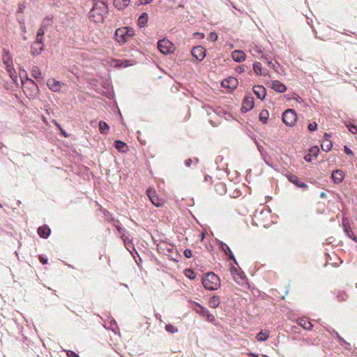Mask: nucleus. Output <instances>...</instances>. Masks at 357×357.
<instances>
[{
  "label": "nucleus",
  "mask_w": 357,
  "mask_h": 357,
  "mask_svg": "<svg viewBox=\"0 0 357 357\" xmlns=\"http://www.w3.org/2000/svg\"><path fill=\"white\" fill-rule=\"evenodd\" d=\"M191 162H192V160L191 159H188V160H185V165L187 167H189L191 165Z\"/></svg>",
  "instance_id": "052dcab7"
},
{
  "label": "nucleus",
  "mask_w": 357,
  "mask_h": 357,
  "mask_svg": "<svg viewBox=\"0 0 357 357\" xmlns=\"http://www.w3.org/2000/svg\"><path fill=\"white\" fill-rule=\"evenodd\" d=\"M146 195L149 197L151 203L156 207H161L164 205L165 201L162 199H160L158 196L156 195L155 191L153 190V189H147Z\"/></svg>",
  "instance_id": "423d86ee"
},
{
  "label": "nucleus",
  "mask_w": 357,
  "mask_h": 357,
  "mask_svg": "<svg viewBox=\"0 0 357 357\" xmlns=\"http://www.w3.org/2000/svg\"><path fill=\"white\" fill-rule=\"evenodd\" d=\"M208 304L211 307L216 308L220 304V299L218 296H213L210 298Z\"/></svg>",
  "instance_id": "5701e85b"
},
{
  "label": "nucleus",
  "mask_w": 357,
  "mask_h": 357,
  "mask_svg": "<svg viewBox=\"0 0 357 357\" xmlns=\"http://www.w3.org/2000/svg\"><path fill=\"white\" fill-rule=\"evenodd\" d=\"M67 356L68 357H79L77 354H75L74 351H67Z\"/></svg>",
  "instance_id": "8fccbe9b"
},
{
  "label": "nucleus",
  "mask_w": 357,
  "mask_h": 357,
  "mask_svg": "<svg viewBox=\"0 0 357 357\" xmlns=\"http://www.w3.org/2000/svg\"><path fill=\"white\" fill-rule=\"evenodd\" d=\"M197 34L199 35L201 38H204V34L202 33H197Z\"/></svg>",
  "instance_id": "69168bd1"
},
{
  "label": "nucleus",
  "mask_w": 357,
  "mask_h": 357,
  "mask_svg": "<svg viewBox=\"0 0 357 357\" xmlns=\"http://www.w3.org/2000/svg\"><path fill=\"white\" fill-rule=\"evenodd\" d=\"M332 178L335 183H340L344 179V174L342 170H335L332 173Z\"/></svg>",
  "instance_id": "a211bd4d"
},
{
  "label": "nucleus",
  "mask_w": 357,
  "mask_h": 357,
  "mask_svg": "<svg viewBox=\"0 0 357 357\" xmlns=\"http://www.w3.org/2000/svg\"><path fill=\"white\" fill-rule=\"evenodd\" d=\"M7 71L8 72L11 79L14 82V83L17 84V74L16 70L13 68V66L11 67L6 68Z\"/></svg>",
  "instance_id": "cd10ccee"
},
{
  "label": "nucleus",
  "mask_w": 357,
  "mask_h": 357,
  "mask_svg": "<svg viewBox=\"0 0 357 357\" xmlns=\"http://www.w3.org/2000/svg\"><path fill=\"white\" fill-rule=\"evenodd\" d=\"M183 254L187 258H190L192 257V251L189 249L185 250Z\"/></svg>",
  "instance_id": "de8ad7c7"
},
{
  "label": "nucleus",
  "mask_w": 357,
  "mask_h": 357,
  "mask_svg": "<svg viewBox=\"0 0 357 357\" xmlns=\"http://www.w3.org/2000/svg\"><path fill=\"white\" fill-rule=\"evenodd\" d=\"M321 197H326V193L325 192H321Z\"/></svg>",
  "instance_id": "338daca9"
},
{
  "label": "nucleus",
  "mask_w": 357,
  "mask_h": 357,
  "mask_svg": "<svg viewBox=\"0 0 357 357\" xmlns=\"http://www.w3.org/2000/svg\"><path fill=\"white\" fill-rule=\"evenodd\" d=\"M194 303L195 305H197L200 308V310H196V312L197 313H199L200 315H202V317H204L208 312H209L208 309H206L205 307H204L203 305H200L199 303H195V302H194Z\"/></svg>",
  "instance_id": "473e14b6"
},
{
  "label": "nucleus",
  "mask_w": 357,
  "mask_h": 357,
  "mask_svg": "<svg viewBox=\"0 0 357 357\" xmlns=\"http://www.w3.org/2000/svg\"><path fill=\"white\" fill-rule=\"evenodd\" d=\"M109 126H108V124L103 121H100L99 122V131L100 133L102 134H107V132L109 131Z\"/></svg>",
  "instance_id": "bb28decb"
},
{
  "label": "nucleus",
  "mask_w": 357,
  "mask_h": 357,
  "mask_svg": "<svg viewBox=\"0 0 357 357\" xmlns=\"http://www.w3.org/2000/svg\"><path fill=\"white\" fill-rule=\"evenodd\" d=\"M268 116H269V113H268V110H266V109L261 110L259 115L260 121L264 123H267Z\"/></svg>",
  "instance_id": "c756f323"
},
{
  "label": "nucleus",
  "mask_w": 357,
  "mask_h": 357,
  "mask_svg": "<svg viewBox=\"0 0 357 357\" xmlns=\"http://www.w3.org/2000/svg\"><path fill=\"white\" fill-rule=\"evenodd\" d=\"M269 337L268 331H261L257 335V339L258 341L263 342L266 341Z\"/></svg>",
  "instance_id": "b1692460"
},
{
  "label": "nucleus",
  "mask_w": 357,
  "mask_h": 357,
  "mask_svg": "<svg viewBox=\"0 0 357 357\" xmlns=\"http://www.w3.org/2000/svg\"><path fill=\"white\" fill-rule=\"evenodd\" d=\"M237 70H238V72H239V73H242V72L244 70V68H243L242 66H239V67L237 68Z\"/></svg>",
  "instance_id": "e2e57ef3"
},
{
  "label": "nucleus",
  "mask_w": 357,
  "mask_h": 357,
  "mask_svg": "<svg viewBox=\"0 0 357 357\" xmlns=\"http://www.w3.org/2000/svg\"><path fill=\"white\" fill-rule=\"evenodd\" d=\"M289 180L291 183H293L296 184V185L297 186H298V187L305 188V187L307 186V185H306V184H305V183H300V181H299V180H298V177H296V176H289Z\"/></svg>",
  "instance_id": "7c9ffc66"
},
{
  "label": "nucleus",
  "mask_w": 357,
  "mask_h": 357,
  "mask_svg": "<svg viewBox=\"0 0 357 357\" xmlns=\"http://www.w3.org/2000/svg\"><path fill=\"white\" fill-rule=\"evenodd\" d=\"M153 0H141L142 4H148L152 2Z\"/></svg>",
  "instance_id": "bf43d9fd"
},
{
  "label": "nucleus",
  "mask_w": 357,
  "mask_h": 357,
  "mask_svg": "<svg viewBox=\"0 0 357 357\" xmlns=\"http://www.w3.org/2000/svg\"><path fill=\"white\" fill-rule=\"evenodd\" d=\"M253 70H254V72L256 74H257L259 75H262V70H261V63H259V62H255L253 64Z\"/></svg>",
  "instance_id": "72a5a7b5"
},
{
  "label": "nucleus",
  "mask_w": 357,
  "mask_h": 357,
  "mask_svg": "<svg viewBox=\"0 0 357 357\" xmlns=\"http://www.w3.org/2000/svg\"><path fill=\"white\" fill-rule=\"evenodd\" d=\"M250 52L253 56H258L261 55L262 58H264L266 60H268L267 55H264L263 54L262 50L260 46L256 45L252 46V47L250 50Z\"/></svg>",
  "instance_id": "2eb2a0df"
},
{
  "label": "nucleus",
  "mask_w": 357,
  "mask_h": 357,
  "mask_svg": "<svg viewBox=\"0 0 357 357\" xmlns=\"http://www.w3.org/2000/svg\"><path fill=\"white\" fill-rule=\"evenodd\" d=\"M297 323L299 326L303 327L304 329L310 331L312 330L313 325L311 322L305 318H300L297 320Z\"/></svg>",
  "instance_id": "f3484780"
},
{
  "label": "nucleus",
  "mask_w": 357,
  "mask_h": 357,
  "mask_svg": "<svg viewBox=\"0 0 357 357\" xmlns=\"http://www.w3.org/2000/svg\"><path fill=\"white\" fill-rule=\"evenodd\" d=\"M24 75L26 76V72L24 70H22L21 73H20V76L21 77V82H22V84L24 83L23 79H22Z\"/></svg>",
  "instance_id": "4d7b16f0"
},
{
  "label": "nucleus",
  "mask_w": 357,
  "mask_h": 357,
  "mask_svg": "<svg viewBox=\"0 0 357 357\" xmlns=\"http://www.w3.org/2000/svg\"><path fill=\"white\" fill-rule=\"evenodd\" d=\"M337 298L339 301H344L347 298V296L344 293H342L340 295H338Z\"/></svg>",
  "instance_id": "603ef678"
},
{
  "label": "nucleus",
  "mask_w": 357,
  "mask_h": 357,
  "mask_svg": "<svg viewBox=\"0 0 357 357\" xmlns=\"http://www.w3.org/2000/svg\"><path fill=\"white\" fill-rule=\"evenodd\" d=\"M43 38L40 36H36V42L31 46V52L35 53L33 51L34 46L43 45Z\"/></svg>",
  "instance_id": "f704fd0d"
},
{
  "label": "nucleus",
  "mask_w": 357,
  "mask_h": 357,
  "mask_svg": "<svg viewBox=\"0 0 357 357\" xmlns=\"http://www.w3.org/2000/svg\"><path fill=\"white\" fill-rule=\"evenodd\" d=\"M114 66L115 67H123V61L121 60L114 61Z\"/></svg>",
  "instance_id": "09e8293b"
},
{
  "label": "nucleus",
  "mask_w": 357,
  "mask_h": 357,
  "mask_svg": "<svg viewBox=\"0 0 357 357\" xmlns=\"http://www.w3.org/2000/svg\"><path fill=\"white\" fill-rule=\"evenodd\" d=\"M344 152L347 155H353L352 151L347 146H344Z\"/></svg>",
  "instance_id": "864d4df0"
},
{
  "label": "nucleus",
  "mask_w": 357,
  "mask_h": 357,
  "mask_svg": "<svg viewBox=\"0 0 357 357\" xmlns=\"http://www.w3.org/2000/svg\"><path fill=\"white\" fill-rule=\"evenodd\" d=\"M208 38L211 41H215L218 39V35L215 32H211Z\"/></svg>",
  "instance_id": "37998d69"
},
{
  "label": "nucleus",
  "mask_w": 357,
  "mask_h": 357,
  "mask_svg": "<svg viewBox=\"0 0 357 357\" xmlns=\"http://www.w3.org/2000/svg\"><path fill=\"white\" fill-rule=\"evenodd\" d=\"M314 158V157H313V156H312V155L308 153L306 155H305L304 159H305V161H307V162H311V161L312 160V158Z\"/></svg>",
  "instance_id": "3c124183"
},
{
  "label": "nucleus",
  "mask_w": 357,
  "mask_h": 357,
  "mask_svg": "<svg viewBox=\"0 0 357 357\" xmlns=\"http://www.w3.org/2000/svg\"><path fill=\"white\" fill-rule=\"evenodd\" d=\"M116 228L120 234L125 232V230L119 225H116Z\"/></svg>",
  "instance_id": "6e6d98bb"
},
{
  "label": "nucleus",
  "mask_w": 357,
  "mask_h": 357,
  "mask_svg": "<svg viewBox=\"0 0 357 357\" xmlns=\"http://www.w3.org/2000/svg\"><path fill=\"white\" fill-rule=\"evenodd\" d=\"M338 340H339L341 342H342V343H344V344H347V346H349V343H347V342H346V341H345L342 337H341L340 336H338Z\"/></svg>",
  "instance_id": "13d9d810"
},
{
  "label": "nucleus",
  "mask_w": 357,
  "mask_h": 357,
  "mask_svg": "<svg viewBox=\"0 0 357 357\" xmlns=\"http://www.w3.org/2000/svg\"><path fill=\"white\" fill-rule=\"evenodd\" d=\"M330 137L331 135L327 133L324 135V138L326 139V141L329 140Z\"/></svg>",
  "instance_id": "0e129e2a"
},
{
  "label": "nucleus",
  "mask_w": 357,
  "mask_h": 357,
  "mask_svg": "<svg viewBox=\"0 0 357 357\" xmlns=\"http://www.w3.org/2000/svg\"><path fill=\"white\" fill-rule=\"evenodd\" d=\"M165 330L170 333H175L178 332L177 328L172 324L166 325Z\"/></svg>",
  "instance_id": "e433bc0d"
},
{
  "label": "nucleus",
  "mask_w": 357,
  "mask_h": 357,
  "mask_svg": "<svg viewBox=\"0 0 357 357\" xmlns=\"http://www.w3.org/2000/svg\"><path fill=\"white\" fill-rule=\"evenodd\" d=\"M44 49V47L43 45H38V46H34V49H33V51L35 52V53H33V54H38L39 53H40Z\"/></svg>",
  "instance_id": "79ce46f5"
},
{
  "label": "nucleus",
  "mask_w": 357,
  "mask_h": 357,
  "mask_svg": "<svg viewBox=\"0 0 357 357\" xmlns=\"http://www.w3.org/2000/svg\"><path fill=\"white\" fill-rule=\"evenodd\" d=\"M29 82H30L33 85H34V86H36H36L34 84V82H33V80L29 79Z\"/></svg>",
  "instance_id": "774afa93"
},
{
  "label": "nucleus",
  "mask_w": 357,
  "mask_h": 357,
  "mask_svg": "<svg viewBox=\"0 0 357 357\" xmlns=\"http://www.w3.org/2000/svg\"><path fill=\"white\" fill-rule=\"evenodd\" d=\"M31 75L37 79H41L43 78L42 73L38 67L33 66L31 69Z\"/></svg>",
  "instance_id": "a878e982"
},
{
  "label": "nucleus",
  "mask_w": 357,
  "mask_h": 357,
  "mask_svg": "<svg viewBox=\"0 0 357 357\" xmlns=\"http://www.w3.org/2000/svg\"><path fill=\"white\" fill-rule=\"evenodd\" d=\"M317 128V124L315 122L311 123L308 126V129L310 131H315Z\"/></svg>",
  "instance_id": "c03bdc74"
},
{
  "label": "nucleus",
  "mask_w": 357,
  "mask_h": 357,
  "mask_svg": "<svg viewBox=\"0 0 357 357\" xmlns=\"http://www.w3.org/2000/svg\"><path fill=\"white\" fill-rule=\"evenodd\" d=\"M220 248H221V250L225 252V254L226 255H228L229 257V259H231L234 261V263L237 265L238 263L236 261V259L234 255V254L232 253L230 248L225 243L223 242H220Z\"/></svg>",
  "instance_id": "f8f14e48"
},
{
  "label": "nucleus",
  "mask_w": 357,
  "mask_h": 357,
  "mask_svg": "<svg viewBox=\"0 0 357 357\" xmlns=\"http://www.w3.org/2000/svg\"><path fill=\"white\" fill-rule=\"evenodd\" d=\"M148 22V15L143 13L138 19V25L139 27H144Z\"/></svg>",
  "instance_id": "393cba45"
},
{
  "label": "nucleus",
  "mask_w": 357,
  "mask_h": 357,
  "mask_svg": "<svg viewBox=\"0 0 357 357\" xmlns=\"http://www.w3.org/2000/svg\"><path fill=\"white\" fill-rule=\"evenodd\" d=\"M192 54L199 61H202L206 56V51L201 46L195 47L192 50Z\"/></svg>",
  "instance_id": "6e6552de"
},
{
  "label": "nucleus",
  "mask_w": 357,
  "mask_h": 357,
  "mask_svg": "<svg viewBox=\"0 0 357 357\" xmlns=\"http://www.w3.org/2000/svg\"><path fill=\"white\" fill-rule=\"evenodd\" d=\"M269 57H268V60H266L268 66L272 67L275 71H278V67L279 66V63L278 62L273 63L269 60Z\"/></svg>",
  "instance_id": "ea45409f"
},
{
  "label": "nucleus",
  "mask_w": 357,
  "mask_h": 357,
  "mask_svg": "<svg viewBox=\"0 0 357 357\" xmlns=\"http://www.w3.org/2000/svg\"><path fill=\"white\" fill-rule=\"evenodd\" d=\"M231 273L234 276V280L240 283L241 282L238 280H241L242 281L245 280L246 277L245 275V273L243 271L238 270L234 266H231Z\"/></svg>",
  "instance_id": "9d476101"
},
{
  "label": "nucleus",
  "mask_w": 357,
  "mask_h": 357,
  "mask_svg": "<svg viewBox=\"0 0 357 357\" xmlns=\"http://www.w3.org/2000/svg\"><path fill=\"white\" fill-rule=\"evenodd\" d=\"M114 144H115V148L117 150H119V151H121V152L126 151V149L127 148V145L126 143H124L123 142L119 141V140H116V141H115Z\"/></svg>",
  "instance_id": "c85d7f7f"
},
{
  "label": "nucleus",
  "mask_w": 357,
  "mask_h": 357,
  "mask_svg": "<svg viewBox=\"0 0 357 357\" xmlns=\"http://www.w3.org/2000/svg\"><path fill=\"white\" fill-rule=\"evenodd\" d=\"M130 0H114V6L119 10H123L126 8Z\"/></svg>",
  "instance_id": "aec40b11"
},
{
  "label": "nucleus",
  "mask_w": 357,
  "mask_h": 357,
  "mask_svg": "<svg viewBox=\"0 0 357 357\" xmlns=\"http://www.w3.org/2000/svg\"><path fill=\"white\" fill-rule=\"evenodd\" d=\"M282 121L287 126H294L296 122L297 115L294 109H289L282 114Z\"/></svg>",
  "instance_id": "20e7f679"
},
{
  "label": "nucleus",
  "mask_w": 357,
  "mask_h": 357,
  "mask_svg": "<svg viewBox=\"0 0 357 357\" xmlns=\"http://www.w3.org/2000/svg\"><path fill=\"white\" fill-rule=\"evenodd\" d=\"M45 26H46L45 22L44 21L43 22L41 26L40 27V29L38 30L37 36H43L44 33H45Z\"/></svg>",
  "instance_id": "58836bf2"
},
{
  "label": "nucleus",
  "mask_w": 357,
  "mask_h": 357,
  "mask_svg": "<svg viewBox=\"0 0 357 357\" xmlns=\"http://www.w3.org/2000/svg\"><path fill=\"white\" fill-rule=\"evenodd\" d=\"M204 317L206 318V320L210 322H213L215 320V317L211 314L210 312H208Z\"/></svg>",
  "instance_id": "a18cd8bd"
},
{
  "label": "nucleus",
  "mask_w": 357,
  "mask_h": 357,
  "mask_svg": "<svg viewBox=\"0 0 357 357\" xmlns=\"http://www.w3.org/2000/svg\"><path fill=\"white\" fill-rule=\"evenodd\" d=\"M107 15V6L103 2L96 3L89 12V17L96 23H102Z\"/></svg>",
  "instance_id": "f257e3e1"
},
{
  "label": "nucleus",
  "mask_w": 357,
  "mask_h": 357,
  "mask_svg": "<svg viewBox=\"0 0 357 357\" xmlns=\"http://www.w3.org/2000/svg\"><path fill=\"white\" fill-rule=\"evenodd\" d=\"M202 284L206 289L213 291L220 287V280L214 273H208L204 278Z\"/></svg>",
  "instance_id": "f03ea898"
},
{
  "label": "nucleus",
  "mask_w": 357,
  "mask_h": 357,
  "mask_svg": "<svg viewBox=\"0 0 357 357\" xmlns=\"http://www.w3.org/2000/svg\"><path fill=\"white\" fill-rule=\"evenodd\" d=\"M185 275L189 278L190 279H195V277H196V274L195 273L190 270V269H188L185 272Z\"/></svg>",
  "instance_id": "a19ab883"
},
{
  "label": "nucleus",
  "mask_w": 357,
  "mask_h": 357,
  "mask_svg": "<svg viewBox=\"0 0 357 357\" xmlns=\"http://www.w3.org/2000/svg\"><path fill=\"white\" fill-rule=\"evenodd\" d=\"M2 61L6 68H9L13 66V59L9 52H4L2 55Z\"/></svg>",
  "instance_id": "6ab92c4d"
},
{
  "label": "nucleus",
  "mask_w": 357,
  "mask_h": 357,
  "mask_svg": "<svg viewBox=\"0 0 357 357\" xmlns=\"http://www.w3.org/2000/svg\"><path fill=\"white\" fill-rule=\"evenodd\" d=\"M346 126L352 134L357 133V126L352 124L346 123Z\"/></svg>",
  "instance_id": "4c0bfd02"
},
{
  "label": "nucleus",
  "mask_w": 357,
  "mask_h": 357,
  "mask_svg": "<svg viewBox=\"0 0 357 357\" xmlns=\"http://www.w3.org/2000/svg\"><path fill=\"white\" fill-rule=\"evenodd\" d=\"M231 57L234 61L241 63L245 61V54L241 50H234L231 53Z\"/></svg>",
  "instance_id": "4468645a"
},
{
  "label": "nucleus",
  "mask_w": 357,
  "mask_h": 357,
  "mask_svg": "<svg viewBox=\"0 0 357 357\" xmlns=\"http://www.w3.org/2000/svg\"><path fill=\"white\" fill-rule=\"evenodd\" d=\"M50 232H51V230L49 227H40L38 229V235L42 237V238H47L50 234Z\"/></svg>",
  "instance_id": "412c9836"
},
{
  "label": "nucleus",
  "mask_w": 357,
  "mask_h": 357,
  "mask_svg": "<svg viewBox=\"0 0 357 357\" xmlns=\"http://www.w3.org/2000/svg\"><path fill=\"white\" fill-rule=\"evenodd\" d=\"M254 107V101L252 97H245L243 100L242 109L249 111Z\"/></svg>",
  "instance_id": "dca6fc26"
},
{
  "label": "nucleus",
  "mask_w": 357,
  "mask_h": 357,
  "mask_svg": "<svg viewBox=\"0 0 357 357\" xmlns=\"http://www.w3.org/2000/svg\"><path fill=\"white\" fill-rule=\"evenodd\" d=\"M253 92L260 100H264L266 95V89L261 85L255 86L253 87Z\"/></svg>",
  "instance_id": "ddd939ff"
},
{
  "label": "nucleus",
  "mask_w": 357,
  "mask_h": 357,
  "mask_svg": "<svg viewBox=\"0 0 357 357\" xmlns=\"http://www.w3.org/2000/svg\"><path fill=\"white\" fill-rule=\"evenodd\" d=\"M47 259L45 258L43 256H40V261L43 264H46L47 263Z\"/></svg>",
  "instance_id": "5fc2aeb1"
},
{
  "label": "nucleus",
  "mask_w": 357,
  "mask_h": 357,
  "mask_svg": "<svg viewBox=\"0 0 357 357\" xmlns=\"http://www.w3.org/2000/svg\"><path fill=\"white\" fill-rule=\"evenodd\" d=\"M344 230L348 237L357 242V238L352 231L349 224L344 223Z\"/></svg>",
  "instance_id": "4be33fe9"
},
{
  "label": "nucleus",
  "mask_w": 357,
  "mask_h": 357,
  "mask_svg": "<svg viewBox=\"0 0 357 357\" xmlns=\"http://www.w3.org/2000/svg\"><path fill=\"white\" fill-rule=\"evenodd\" d=\"M221 84L224 88L234 89H236L238 85V80L235 77H230L227 79L222 80Z\"/></svg>",
  "instance_id": "1a4fd4ad"
},
{
  "label": "nucleus",
  "mask_w": 357,
  "mask_h": 357,
  "mask_svg": "<svg viewBox=\"0 0 357 357\" xmlns=\"http://www.w3.org/2000/svg\"><path fill=\"white\" fill-rule=\"evenodd\" d=\"M158 48L163 54H167L174 51V45L169 40L163 38L158 43Z\"/></svg>",
  "instance_id": "39448f33"
},
{
  "label": "nucleus",
  "mask_w": 357,
  "mask_h": 357,
  "mask_svg": "<svg viewBox=\"0 0 357 357\" xmlns=\"http://www.w3.org/2000/svg\"><path fill=\"white\" fill-rule=\"evenodd\" d=\"M47 85L52 91L59 92L61 91V87L65 86V84L51 78L47 81Z\"/></svg>",
  "instance_id": "0eeeda50"
},
{
  "label": "nucleus",
  "mask_w": 357,
  "mask_h": 357,
  "mask_svg": "<svg viewBox=\"0 0 357 357\" xmlns=\"http://www.w3.org/2000/svg\"><path fill=\"white\" fill-rule=\"evenodd\" d=\"M319 149L318 146H312L310 149L309 150V153L313 156L314 158H316L318 154H319Z\"/></svg>",
  "instance_id": "c9c22d12"
},
{
  "label": "nucleus",
  "mask_w": 357,
  "mask_h": 357,
  "mask_svg": "<svg viewBox=\"0 0 357 357\" xmlns=\"http://www.w3.org/2000/svg\"><path fill=\"white\" fill-rule=\"evenodd\" d=\"M134 34L135 31L132 28H119L115 31V39L120 45H123L129 38L132 37Z\"/></svg>",
  "instance_id": "7ed1b4c3"
},
{
  "label": "nucleus",
  "mask_w": 357,
  "mask_h": 357,
  "mask_svg": "<svg viewBox=\"0 0 357 357\" xmlns=\"http://www.w3.org/2000/svg\"><path fill=\"white\" fill-rule=\"evenodd\" d=\"M271 87L275 91L278 93H283L286 91L287 87L286 86L280 82L279 80H274L271 82Z\"/></svg>",
  "instance_id": "9b49d317"
},
{
  "label": "nucleus",
  "mask_w": 357,
  "mask_h": 357,
  "mask_svg": "<svg viewBox=\"0 0 357 357\" xmlns=\"http://www.w3.org/2000/svg\"><path fill=\"white\" fill-rule=\"evenodd\" d=\"M248 356H250L251 357H259L258 354H257L255 353H252V352L248 353Z\"/></svg>",
  "instance_id": "680f3d73"
},
{
  "label": "nucleus",
  "mask_w": 357,
  "mask_h": 357,
  "mask_svg": "<svg viewBox=\"0 0 357 357\" xmlns=\"http://www.w3.org/2000/svg\"><path fill=\"white\" fill-rule=\"evenodd\" d=\"M134 64V61L131 60H125L123 61V67H128L132 66Z\"/></svg>",
  "instance_id": "49530a36"
},
{
  "label": "nucleus",
  "mask_w": 357,
  "mask_h": 357,
  "mask_svg": "<svg viewBox=\"0 0 357 357\" xmlns=\"http://www.w3.org/2000/svg\"><path fill=\"white\" fill-rule=\"evenodd\" d=\"M332 146H333L332 142L330 140L325 141L321 144V149L325 152L330 151L331 150V149H332Z\"/></svg>",
  "instance_id": "2f4dec72"
}]
</instances>
